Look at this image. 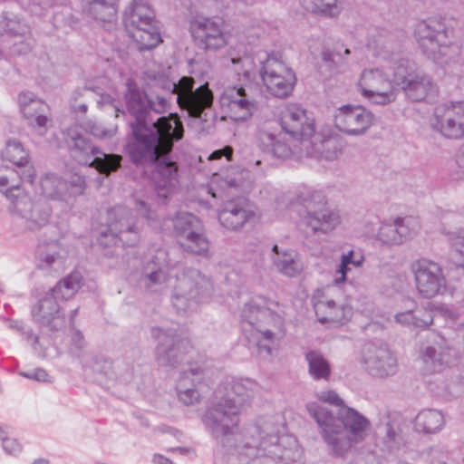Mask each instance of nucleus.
Instances as JSON below:
<instances>
[{
    "instance_id": "45",
    "label": "nucleus",
    "mask_w": 464,
    "mask_h": 464,
    "mask_svg": "<svg viewBox=\"0 0 464 464\" xmlns=\"http://www.w3.org/2000/svg\"><path fill=\"white\" fill-rule=\"evenodd\" d=\"M364 257L362 255H355L353 250L347 254H343L341 263L335 272L334 283L340 285L346 281L348 274L352 271V267H361L363 264Z\"/></svg>"
},
{
    "instance_id": "12",
    "label": "nucleus",
    "mask_w": 464,
    "mask_h": 464,
    "mask_svg": "<svg viewBox=\"0 0 464 464\" xmlns=\"http://www.w3.org/2000/svg\"><path fill=\"white\" fill-rule=\"evenodd\" d=\"M259 73L266 90L277 98L288 97L296 82L295 73L283 62L280 53H268Z\"/></svg>"
},
{
    "instance_id": "17",
    "label": "nucleus",
    "mask_w": 464,
    "mask_h": 464,
    "mask_svg": "<svg viewBox=\"0 0 464 464\" xmlns=\"http://www.w3.org/2000/svg\"><path fill=\"white\" fill-rule=\"evenodd\" d=\"M419 294L424 298L442 295L447 289V279L442 267L436 262L420 258L411 266Z\"/></svg>"
},
{
    "instance_id": "27",
    "label": "nucleus",
    "mask_w": 464,
    "mask_h": 464,
    "mask_svg": "<svg viewBox=\"0 0 464 464\" xmlns=\"http://www.w3.org/2000/svg\"><path fill=\"white\" fill-rule=\"evenodd\" d=\"M256 218L254 207L244 198L226 201L218 211L220 224L229 230H238Z\"/></svg>"
},
{
    "instance_id": "9",
    "label": "nucleus",
    "mask_w": 464,
    "mask_h": 464,
    "mask_svg": "<svg viewBox=\"0 0 464 464\" xmlns=\"http://www.w3.org/2000/svg\"><path fill=\"white\" fill-rule=\"evenodd\" d=\"M65 142L72 158L79 164L89 166L106 176L116 171L121 165L122 157L104 153L76 128L66 130Z\"/></svg>"
},
{
    "instance_id": "15",
    "label": "nucleus",
    "mask_w": 464,
    "mask_h": 464,
    "mask_svg": "<svg viewBox=\"0 0 464 464\" xmlns=\"http://www.w3.org/2000/svg\"><path fill=\"white\" fill-rule=\"evenodd\" d=\"M358 85L361 94L371 103L385 106L397 99L398 90L393 81L380 68L363 70Z\"/></svg>"
},
{
    "instance_id": "3",
    "label": "nucleus",
    "mask_w": 464,
    "mask_h": 464,
    "mask_svg": "<svg viewBox=\"0 0 464 464\" xmlns=\"http://www.w3.org/2000/svg\"><path fill=\"white\" fill-rule=\"evenodd\" d=\"M315 420L330 456L346 459L357 444L363 442L371 430L370 420L355 409L343 406L334 413L318 402L306 405Z\"/></svg>"
},
{
    "instance_id": "36",
    "label": "nucleus",
    "mask_w": 464,
    "mask_h": 464,
    "mask_svg": "<svg viewBox=\"0 0 464 464\" xmlns=\"http://www.w3.org/2000/svg\"><path fill=\"white\" fill-rule=\"evenodd\" d=\"M316 317L320 323H341L346 317L347 310L337 305L333 300L322 298L314 302Z\"/></svg>"
},
{
    "instance_id": "54",
    "label": "nucleus",
    "mask_w": 464,
    "mask_h": 464,
    "mask_svg": "<svg viewBox=\"0 0 464 464\" xmlns=\"http://www.w3.org/2000/svg\"><path fill=\"white\" fill-rule=\"evenodd\" d=\"M179 84V81L178 82H174L167 77H160L155 81V86L168 92L169 97H171L173 94L178 96Z\"/></svg>"
},
{
    "instance_id": "43",
    "label": "nucleus",
    "mask_w": 464,
    "mask_h": 464,
    "mask_svg": "<svg viewBox=\"0 0 464 464\" xmlns=\"http://www.w3.org/2000/svg\"><path fill=\"white\" fill-rule=\"evenodd\" d=\"M88 12L96 20L111 23L116 17L115 0H92Z\"/></svg>"
},
{
    "instance_id": "19",
    "label": "nucleus",
    "mask_w": 464,
    "mask_h": 464,
    "mask_svg": "<svg viewBox=\"0 0 464 464\" xmlns=\"http://www.w3.org/2000/svg\"><path fill=\"white\" fill-rule=\"evenodd\" d=\"M346 146L345 140L330 130L315 132L300 141L299 153L306 158L337 159Z\"/></svg>"
},
{
    "instance_id": "31",
    "label": "nucleus",
    "mask_w": 464,
    "mask_h": 464,
    "mask_svg": "<svg viewBox=\"0 0 464 464\" xmlns=\"http://www.w3.org/2000/svg\"><path fill=\"white\" fill-rule=\"evenodd\" d=\"M3 157L17 167L16 174L20 180L33 185L36 177V171L29 161V154L19 140H9L6 142Z\"/></svg>"
},
{
    "instance_id": "63",
    "label": "nucleus",
    "mask_w": 464,
    "mask_h": 464,
    "mask_svg": "<svg viewBox=\"0 0 464 464\" xmlns=\"http://www.w3.org/2000/svg\"><path fill=\"white\" fill-rule=\"evenodd\" d=\"M23 334L24 335V338L27 341H31L32 342V345H33L34 350H37L38 346L42 347V345L40 343L39 337L34 334L32 329H28V330L24 331L23 333Z\"/></svg>"
},
{
    "instance_id": "42",
    "label": "nucleus",
    "mask_w": 464,
    "mask_h": 464,
    "mask_svg": "<svg viewBox=\"0 0 464 464\" xmlns=\"http://www.w3.org/2000/svg\"><path fill=\"white\" fill-rule=\"evenodd\" d=\"M308 364V372L314 380H328L331 375L329 362L316 351L308 352L305 354Z\"/></svg>"
},
{
    "instance_id": "64",
    "label": "nucleus",
    "mask_w": 464,
    "mask_h": 464,
    "mask_svg": "<svg viewBox=\"0 0 464 464\" xmlns=\"http://www.w3.org/2000/svg\"><path fill=\"white\" fill-rule=\"evenodd\" d=\"M456 162L459 167L464 169V141L459 145L457 150Z\"/></svg>"
},
{
    "instance_id": "7",
    "label": "nucleus",
    "mask_w": 464,
    "mask_h": 464,
    "mask_svg": "<svg viewBox=\"0 0 464 464\" xmlns=\"http://www.w3.org/2000/svg\"><path fill=\"white\" fill-rule=\"evenodd\" d=\"M123 24L140 51L153 49L162 41L154 11L144 0H133L124 12Z\"/></svg>"
},
{
    "instance_id": "30",
    "label": "nucleus",
    "mask_w": 464,
    "mask_h": 464,
    "mask_svg": "<svg viewBox=\"0 0 464 464\" xmlns=\"http://www.w3.org/2000/svg\"><path fill=\"white\" fill-rule=\"evenodd\" d=\"M432 343L420 351V358L429 372L440 371L449 362L450 345L439 334L431 333Z\"/></svg>"
},
{
    "instance_id": "51",
    "label": "nucleus",
    "mask_w": 464,
    "mask_h": 464,
    "mask_svg": "<svg viewBox=\"0 0 464 464\" xmlns=\"http://www.w3.org/2000/svg\"><path fill=\"white\" fill-rule=\"evenodd\" d=\"M433 323V313L423 307L415 306L412 308L411 326L416 328H427Z\"/></svg>"
},
{
    "instance_id": "22",
    "label": "nucleus",
    "mask_w": 464,
    "mask_h": 464,
    "mask_svg": "<svg viewBox=\"0 0 464 464\" xmlns=\"http://www.w3.org/2000/svg\"><path fill=\"white\" fill-rule=\"evenodd\" d=\"M151 337L158 342L156 359L165 366H176L182 360V354L189 347L188 341L182 339L175 329L152 327Z\"/></svg>"
},
{
    "instance_id": "1",
    "label": "nucleus",
    "mask_w": 464,
    "mask_h": 464,
    "mask_svg": "<svg viewBox=\"0 0 464 464\" xmlns=\"http://www.w3.org/2000/svg\"><path fill=\"white\" fill-rule=\"evenodd\" d=\"M125 88L126 107L133 117L130 122L132 134L128 145L130 157L135 164L155 167L156 191L160 198L166 199L179 185V168L170 154L174 142L183 138V123L177 113L161 116L155 121L150 117V110L159 114L169 110L167 97L156 94L149 98L130 78L127 79Z\"/></svg>"
},
{
    "instance_id": "50",
    "label": "nucleus",
    "mask_w": 464,
    "mask_h": 464,
    "mask_svg": "<svg viewBox=\"0 0 464 464\" xmlns=\"http://www.w3.org/2000/svg\"><path fill=\"white\" fill-rule=\"evenodd\" d=\"M396 234L399 236V245L415 233V221L411 218H397L393 220Z\"/></svg>"
},
{
    "instance_id": "46",
    "label": "nucleus",
    "mask_w": 464,
    "mask_h": 464,
    "mask_svg": "<svg viewBox=\"0 0 464 464\" xmlns=\"http://www.w3.org/2000/svg\"><path fill=\"white\" fill-rule=\"evenodd\" d=\"M200 220L190 213H179L173 219V227L178 241L186 237L190 231L200 228Z\"/></svg>"
},
{
    "instance_id": "37",
    "label": "nucleus",
    "mask_w": 464,
    "mask_h": 464,
    "mask_svg": "<svg viewBox=\"0 0 464 464\" xmlns=\"http://www.w3.org/2000/svg\"><path fill=\"white\" fill-rule=\"evenodd\" d=\"M47 105L44 102H34L31 107H25L20 110L24 119L28 126L37 130L40 135H44L47 130L49 118L46 115Z\"/></svg>"
},
{
    "instance_id": "16",
    "label": "nucleus",
    "mask_w": 464,
    "mask_h": 464,
    "mask_svg": "<svg viewBox=\"0 0 464 464\" xmlns=\"http://www.w3.org/2000/svg\"><path fill=\"white\" fill-rule=\"evenodd\" d=\"M431 129L448 140L464 137V102H450L438 105L430 118Z\"/></svg>"
},
{
    "instance_id": "29",
    "label": "nucleus",
    "mask_w": 464,
    "mask_h": 464,
    "mask_svg": "<svg viewBox=\"0 0 464 464\" xmlns=\"http://www.w3.org/2000/svg\"><path fill=\"white\" fill-rule=\"evenodd\" d=\"M384 60L392 63L393 81L402 89V85L413 77L420 70L414 62L401 55L400 52H394L392 44L386 42L378 53Z\"/></svg>"
},
{
    "instance_id": "48",
    "label": "nucleus",
    "mask_w": 464,
    "mask_h": 464,
    "mask_svg": "<svg viewBox=\"0 0 464 464\" xmlns=\"http://www.w3.org/2000/svg\"><path fill=\"white\" fill-rule=\"evenodd\" d=\"M376 240L382 245L393 246L399 245V236L396 234V227L394 222L382 223L378 228L377 233L374 235Z\"/></svg>"
},
{
    "instance_id": "59",
    "label": "nucleus",
    "mask_w": 464,
    "mask_h": 464,
    "mask_svg": "<svg viewBox=\"0 0 464 464\" xmlns=\"http://www.w3.org/2000/svg\"><path fill=\"white\" fill-rule=\"evenodd\" d=\"M135 207L137 212L147 221L150 222L154 219L155 214L145 201L137 200Z\"/></svg>"
},
{
    "instance_id": "25",
    "label": "nucleus",
    "mask_w": 464,
    "mask_h": 464,
    "mask_svg": "<svg viewBox=\"0 0 464 464\" xmlns=\"http://www.w3.org/2000/svg\"><path fill=\"white\" fill-rule=\"evenodd\" d=\"M172 266L169 252L162 248L158 249L143 267L140 280L144 287L151 292L165 288Z\"/></svg>"
},
{
    "instance_id": "53",
    "label": "nucleus",
    "mask_w": 464,
    "mask_h": 464,
    "mask_svg": "<svg viewBox=\"0 0 464 464\" xmlns=\"http://www.w3.org/2000/svg\"><path fill=\"white\" fill-rule=\"evenodd\" d=\"M231 63L238 66L236 68L238 73H243L246 78H250V66L252 63V60L247 55L239 56V57H231Z\"/></svg>"
},
{
    "instance_id": "60",
    "label": "nucleus",
    "mask_w": 464,
    "mask_h": 464,
    "mask_svg": "<svg viewBox=\"0 0 464 464\" xmlns=\"http://www.w3.org/2000/svg\"><path fill=\"white\" fill-rule=\"evenodd\" d=\"M3 449L8 454H16L20 452V444L14 439L6 437L3 441Z\"/></svg>"
},
{
    "instance_id": "8",
    "label": "nucleus",
    "mask_w": 464,
    "mask_h": 464,
    "mask_svg": "<svg viewBox=\"0 0 464 464\" xmlns=\"http://www.w3.org/2000/svg\"><path fill=\"white\" fill-rule=\"evenodd\" d=\"M176 281L171 303L178 314L196 310L198 304L208 298L213 290L210 279L191 267H185L176 275Z\"/></svg>"
},
{
    "instance_id": "5",
    "label": "nucleus",
    "mask_w": 464,
    "mask_h": 464,
    "mask_svg": "<svg viewBox=\"0 0 464 464\" xmlns=\"http://www.w3.org/2000/svg\"><path fill=\"white\" fill-rule=\"evenodd\" d=\"M177 103L182 111L194 119L198 131L211 134L216 130L217 114L212 110L214 95L208 83L195 87V80L190 76L179 79Z\"/></svg>"
},
{
    "instance_id": "13",
    "label": "nucleus",
    "mask_w": 464,
    "mask_h": 464,
    "mask_svg": "<svg viewBox=\"0 0 464 464\" xmlns=\"http://www.w3.org/2000/svg\"><path fill=\"white\" fill-rule=\"evenodd\" d=\"M189 33L196 46L206 52H217L224 48L230 38L219 17L198 15L191 18Z\"/></svg>"
},
{
    "instance_id": "61",
    "label": "nucleus",
    "mask_w": 464,
    "mask_h": 464,
    "mask_svg": "<svg viewBox=\"0 0 464 464\" xmlns=\"http://www.w3.org/2000/svg\"><path fill=\"white\" fill-rule=\"evenodd\" d=\"M395 320L401 324L411 326L412 324V308L404 312L398 313L395 315Z\"/></svg>"
},
{
    "instance_id": "11",
    "label": "nucleus",
    "mask_w": 464,
    "mask_h": 464,
    "mask_svg": "<svg viewBox=\"0 0 464 464\" xmlns=\"http://www.w3.org/2000/svg\"><path fill=\"white\" fill-rule=\"evenodd\" d=\"M298 198L305 210L303 222L314 234L328 233L341 223L339 211L328 206L327 199L322 192L309 190L300 194Z\"/></svg>"
},
{
    "instance_id": "23",
    "label": "nucleus",
    "mask_w": 464,
    "mask_h": 464,
    "mask_svg": "<svg viewBox=\"0 0 464 464\" xmlns=\"http://www.w3.org/2000/svg\"><path fill=\"white\" fill-rule=\"evenodd\" d=\"M52 211L48 201L42 198L31 199L26 196H17L14 201V216L29 230H36L45 226Z\"/></svg>"
},
{
    "instance_id": "21",
    "label": "nucleus",
    "mask_w": 464,
    "mask_h": 464,
    "mask_svg": "<svg viewBox=\"0 0 464 464\" xmlns=\"http://www.w3.org/2000/svg\"><path fill=\"white\" fill-rule=\"evenodd\" d=\"M361 362L370 375L378 378L394 375L398 370L396 356L388 345L382 343H365L362 351Z\"/></svg>"
},
{
    "instance_id": "26",
    "label": "nucleus",
    "mask_w": 464,
    "mask_h": 464,
    "mask_svg": "<svg viewBox=\"0 0 464 464\" xmlns=\"http://www.w3.org/2000/svg\"><path fill=\"white\" fill-rule=\"evenodd\" d=\"M280 125L292 139L304 138L314 134V121L307 117L305 111L297 104H287L280 112Z\"/></svg>"
},
{
    "instance_id": "58",
    "label": "nucleus",
    "mask_w": 464,
    "mask_h": 464,
    "mask_svg": "<svg viewBox=\"0 0 464 464\" xmlns=\"http://www.w3.org/2000/svg\"><path fill=\"white\" fill-rule=\"evenodd\" d=\"M34 102L43 101L38 99L34 93L28 91L22 92L18 95V103L20 110L25 107H31V104L34 103Z\"/></svg>"
},
{
    "instance_id": "24",
    "label": "nucleus",
    "mask_w": 464,
    "mask_h": 464,
    "mask_svg": "<svg viewBox=\"0 0 464 464\" xmlns=\"http://www.w3.org/2000/svg\"><path fill=\"white\" fill-rule=\"evenodd\" d=\"M373 122V113L360 105H343L334 113V126L349 136L363 135Z\"/></svg>"
},
{
    "instance_id": "56",
    "label": "nucleus",
    "mask_w": 464,
    "mask_h": 464,
    "mask_svg": "<svg viewBox=\"0 0 464 464\" xmlns=\"http://www.w3.org/2000/svg\"><path fill=\"white\" fill-rule=\"evenodd\" d=\"M400 435L390 423L385 425V442L389 449H394L399 445Z\"/></svg>"
},
{
    "instance_id": "38",
    "label": "nucleus",
    "mask_w": 464,
    "mask_h": 464,
    "mask_svg": "<svg viewBox=\"0 0 464 464\" xmlns=\"http://www.w3.org/2000/svg\"><path fill=\"white\" fill-rule=\"evenodd\" d=\"M82 276L78 272H73L60 280L54 287L47 293L57 301L67 300L72 297L82 285Z\"/></svg>"
},
{
    "instance_id": "10",
    "label": "nucleus",
    "mask_w": 464,
    "mask_h": 464,
    "mask_svg": "<svg viewBox=\"0 0 464 464\" xmlns=\"http://www.w3.org/2000/svg\"><path fill=\"white\" fill-rule=\"evenodd\" d=\"M139 239V221L130 208L117 206L108 210L107 227L98 237L100 245L110 246L121 242L123 246H132Z\"/></svg>"
},
{
    "instance_id": "33",
    "label": "nucleus",
    "mask_w": 464,
    "mask_h": 464,
    "mask_svg": "<svg viewBox=\"0 0 464 464\" xmlns=\"http://www.w3.org/2000/svg\"><path fill=\"white\" fill-rule=\"evenodd\" d=\"M406 97L414 102L434 98L438 93V86L433 78L425 72L419 71L401 89Z\"/></svg>"
},
{
    "instance_id": "4",
    "label": "nucleus",
    "mask_w": 464,
    "mask_h": 464,
    "mask_svg": "<svg viewBox=\"0 0 464 464\" xmlns=\"http://www.w3.org/2000/svg\"><path fill=\"white\" fill-rule=\"evenodd\" d=\"M283 306L258 296L246 303L241 311V329L249 345L259 353L270 355L285 334Z\"/></svg>"
},
{
    "instance_id": "6",
    "label": "nucleus",
    "mask_w": 464,
    "mask_h": 464,
    "mask_svg": "<svg viewBox=\"0 0 464 464\" xmlns=\"http://www.w3.org/2000/svg\"><path fill=\"white\" fill-rule=\"evenodd\" d=\"M415 36L423 54L438 64H449L460 54L459 46L451 43L447 26L440 19L430 18L418 23Z\"/></svg>"
},
{
    "instance_id": "55",
    "label": "nucleus",
    "mask_w": 464,
    "mask_h": 464,
    "mask_svg": "<svg viewBox=\"0 0 464 464\" xmlns=\"http://www.w3.org/2000/svg\"><path fill=\"white\" fill-rule=\"evenodd\" d=\"M88 129L93 136L100 138V139L111 138L112 136H114V134L116 132V128L106 129L103 126H102L101 124L94 123V122L89 123Z\"/></svg>"
},
{
    "instance_id": "39",
    "label": "nucleus",
    "mask_w": 464,
    "mask_h": 464,
    "mask_svg": "<svg viewBox=\"0 0 464 464\" xmlns=\"http://www.w3.org/2000/svg\"><path fill=\"white\" fill-rule=\"evenodd\" d=\"M444 425L442 413L436 410H423L418 413L414 420V428L418 432L435 433Z\"/></svg>"
},
{
    "instance_id": "28",
    "label": "nucleus",
    "mask_w": 464,
    "mask_h": 464,
    "mask_svg": "<svg viewBox=\"0 0 464 464\" xmlns=\"http://www.w3.org/2000/svg\"><path fill=\"white\" fill-rule=\"evenodd\" d=\"M275 122H268L267 124L259 128L258 140L264 148L269 151L274 157L278 159H287L295 154L299 158L305 157L299 153L300 140L295 138L292 139L293 144H288L285 138L281 135H276L270 130V124Z\"/></svg>"
},
{
    "instance_id": "44",
    "label": "nucleus",
    "mask_w": 464,
    "mask_h": 464,
    "mask_svg": "<svg viewBox=\"0 0 464 464\" xmlns=\"http://www.w3.org/2000/svg\"><path fill=\"white\" fill-rule=\"evenodd\" d=\"M304 8L313 14L328 17L337 16L342 8L337 0H300Z\"/></svg>"
},
{
    "instance_id": "41",
    "label": "nucleus",
    "mask_w": 464,
    "mask_h": 464,
    "mask_svg": "<svg viewBox=\"0 0 464 464\" xmlns=\"http://www.w3.org/2000/svg\"><path fill=\"white\" fill-rule=\"evenodd\" d=\"M61 246L56 242L39 247L40 266L54 271L63 270L64 259L61 255Z\"/></svg>"
},
{
    "instance_id": "18",
    "label": "nucleus",
    "mask_w": 464,
    "mask_h": 464,
    "mask_svg": "<svg viewBox=\"0 0 464 464\" xmlns=\"http://www.w3.org/2000/svg\"><path fill=\"white\" fill-rule=\"evenodd\" d=\"M219 104L227 117L235 121H244L256 111L257 101L251 86H228L223 91Z\"/></svg>"
},
{
    "instance_id": "62",
    "label": "nucleus",
    "mask_w": 464,
    "mask_h": 464,
    "mask_svg": "<svg viewBox=\"0 0 464 464\" xmlns=\"http://www.w3.org/2000/svg\"><path fill=\"white\" fill-rule=\"evenodd\" d=\"M233 155V150L231 147H225L223 150H218L212 152L209 156V160H219L223 156L226 157L227 160H230Z\"/></svg>"
},
{
    "instance_id": "35",
    "label": "nucleus",
    "mask_w": 464,
    "mask_h": 464,
    "mask_svg": "<svg viewBox=\"0 0 464 464\" xmlns=\"http://www.w3.org/2000/svg\"><path fill=\"white\" fill-rule=\"evenodd\" d=\"M212 182L223 190L246 191L252 186L250 172L239 167H230L216 173Z\"/></svg>"
},
{
    "instance_id": "49",
    "label": "nucleus",
    "mask_w": 464,
    "mask_h": 464,
    "mask_svg": "<svg viewBox=\"0 0 464 464\" xmlns=\"http://www.w3.org/2000/svg\"><path fill=\"white\" fill-rule=\"evenodd\" d=\"M14 176H18L15 171H12L7 176H0V191L5 195L6 198L14 201L19 194L14 195V191H20V180H15Z\"/></svg>"
},
{
    "instance_id": "14",
    "label": "nucleus",
    "mask_w": 464,
    "mask_h": 464,
    "mask_svg": "<svg viewBox=\"0 0 464 464\" xmlns=\"http://www.w3.org/2000/svg\"><path fill=\"white\" fill-rule=\"evenodd\" d=\"M86 186L85 178L77 173L70 175L66 179L53 173H46L40 179L44 199L66 205H72L77 197L83 195Z\"/></svg>"
},
{
    "instance_id": "32",
    "label": "nucleus",
    "mask_w": 464,
    "mask_h": 464,
    "mask_svg": "<svg viewBox=\"0 0 464 464\" xmlns=\"http://www.w3.org/2000/svg\"><path fill=\"white\" fill-rule=\"evenodd\" d=\"M203 371L198 363H188V367L181 372L177 391L179 399L185 405H193L199 401L200 394L195 385L202 380Z\"/></svg>"
},
{
    "instance_id": "40",
    "label": "nucleus",
    "mask_w": 464,
    "mask_h": 464,
    "mask_svg": "<svg viewBox=\"0 0 464 464\" xmlns=\"http://www.w3.org/2000/svg\"><path fill=\"white\" fill-rule=\"evenodd\" d=\"M179 243L185 251L198 256L207 254L209 248V241L204 234L203 226H200L199 229L190 231L179 239Z\"/></svg>"
},
{
    "instance_id": "20",
    "label": "nucleus",
    "mask_w": 464,
    "mask_h": 464,
    "mask_svg": "<svg viewBox=\"0 0 464 464\" xmlns=\"http://www.w3.org/2000/svg\"><path fill=\"white\" fill-rule=\"evenodd\" d=\"M31 316L43 333L51 335L63 333L67 325L63 307L48 293L32 306Z\"/></svg>"
},
{
    "instance_id": "2",
    "label": "nucleus",
    "mask_w": 464,
    "mask_h": 464,
    "mask_svg": "<svg viewBox=\"0 0 464 464\" xmlns=\"http://www.w3.org/2000/svg\"><path fill=\"white\" fill-rule=\"evenodd\" d=\"M258 388L252 379L228 377L218 388L217 401L206 412L208 430L223 447H235L239 464H275L285 459L277 428L270 421L259 420L236 434L239 414L250 404Z\"/></svg>"
},
{
    "instance_id": "57",
    "label": "nucleus",
    "mask_w": 464,
    "mask_h": 464,
    "mask_svg": "<svg viewBox=\"0 0 464 464\" xmlns=\"http://www.w3.org/2000/svg\"><path fill=\"white\" fill-rule=\"evenodd\" d=\"M19 374L24 378L34 380L37 382H47L48 374L42 368H36L28 372H20Z\"/></svg>"
},
{
    "instance_id": "47",
    "label": "nucleus",
    "mask_w": 464,
    "mask_h": 464,
    "mask_svg": "<svg viewBox=\"0 0 464 464\" xmlns=\"http://www.w3.org/2000/svg\"><path fill=\"white\" fill-rule=\"evenodd\" d=\"M443 233L448 237L455 253L456 266L464 270V230L447 231L443 229Z\"/></svg>"
},
{
    "instance_id": "52",
    "label": "nucleus",
    "mask_w": 464,
    "mask_h": 464,
    "mask_svg": "<svg viewBox=\"0 0 464 464\" xmlns=\"http://www.w3.org/2000/svg\"><path fill=\"white\" fill-rule=\"evenodd\" d=\"M317 398L319 401L329 403L331 405H334L338 407L337 409L346 406L342 398L333 390L323 391L317 393Z\"/></svg>"
},
{
    "instance_id": "34",
    "label": "nucleus",
    "mask_w": 464,
    "mask_h": 464,
    "mask_svg": "<svg viewBox=\"0 0 464 464\" xmlns=\"http://www.w3.org/2000/svg\"><path fill=\"white\" fill-rule=\"evenodd\" d=\"M270 258L275 269L287 277H295L303 271L302 261L295 250L274 245Z\"/></svg>"
}]
</instances>
